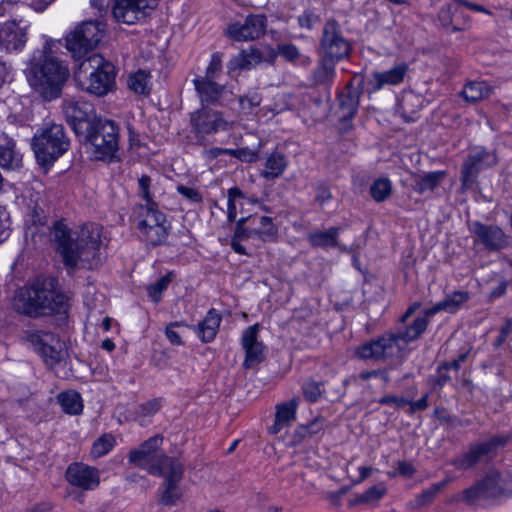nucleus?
Listing matches in <instances>:
<instances>
[{"label": "nucleus", "mask_w": 512, "mask_h": 512, "mask_svg": "<svg viewBox=\"0 0 512 512\" xmlns=\"http://www.w3.org/2000/svg\"><path fill=\"white\" fill-rule=\"evenodd\" d=\"M493 93V87L485 81H470L461 91L462 97L467 102L475 103L488 98Z\"/></svg>", "instance_id": "f704fd0d"}, {"label": "nucleus", "mask_w": 512, "mask_h": 512, "mask_svg": "<svg viewBox=\"0 0 512 512\" xmlns=\"http://www.w3.org/2000/svg\"><path fill=\"white\" fill-rule=\"evenodd\" d=\"M298 405V397H294L287 402L278 404L276 406L275 421L274 424L269 428V432L272 434H277L283 428L294 422Z\"/></svg>", "instance_id": "7c9ffc66"}, {"label": "nucleus", "mask_w": 512, "mask_h": 512, "mask_svg": "<svg viewBox=\"0 0 512 512\" xmlns=\"http://www.w3.org/2000/svg\"><path fill=\"white\" fill-rule=\"evenodd\" d=\"M242 110L251 112L255 107L260 105L261 97L257 93L245 95L239 100Z\"/></svg>", "instance_id": "bf43d9fd"}, {"label": "nucleus", "mask_w": 512, "mask_h": 512, "mask_svg": "<svg viewBox=\"0 0 512 512\" xmlns=\"http://www.w3.org/2000/svg\"><path fill=\"white\" fill-rule=\"evenodd\" d=\"M69 146L64 127L55 123L38 129L32 139V149L42 167L51 166L68 151Z\"/></svg>", "instance_id": "423d86ee"}, {"label": "nucleus", "mask_w": 512, "mask_h": 512, "mask_svg": "<svg viewBox=\"0 0 512 512\" xmlns=\"http://www.w3.org/2000/svg\"><path fill=\"white\" fill-rule=\"evenodd\" d=\"M64 116L74 132L81 136L92 122L97 120L92 103L74 97L65 98L62 103Z\"/></svg>", "instance_id": "4468645a"}, {"label": "nucleus", "mask_w": 512, "mask_h": 512, "mask_svg": "<svg viewBox=\"0 0 512 512\" xmlns=\"http://www.w3.org/2000/svg\"><path fill=\"white\" fill-rule=\"evenodd\" d=\"M446 175L445 171H432L422 176H416L413 189L421 195L433 192L443 182Z\"/></svg>", "instance_id": "c9c22d12"}, {"label": "nucleus", "mask_w": 512, "mask_h": 512, "mask_svg": "<svg viewBox=\"0 0 512 512\" xmlns=\"http://www.w3.org/2000/svg\"><path fill=\"white\" fill-rule=\"evenodd\" d=\"M408 65L404 62L394 65L387 71H374L367 80L370 93L377 92L385 86H396L401 84L407 73Z\"/></svg>", "instance_id": "b1692460"}, {"label": "nucleus", "mask_w": 512, "mask_h": 512, "mask_svg": "<svg viewBox=\"0 0 512 512\" xmlns=\"http://www.w3.org/2000/svg\"><path fill=\"white\" fill-rule=\"evenodd\" d=\"M339 233L340 228L338 227H331L324 231H314L308 235V241L313 247L323 249L338 248L341 251H345L346 247L338 241Z\"/></svg>", "instance_id": "473e14b6"}, {"label": "nucleus", "mask_w": 512, "mask_h": 512, "mask_svg": "<svg viewBox=\"0 0 512 512\" xmlns=\"http://www.w3.org/2000/svg\"><path fill=\"white\" fill-rule=\"evenodd\" d=\"M128 87L137 94L148 95L151 90L150 73L139 69L128 78Z\"/></svg>", "instance_id": "ea45409f"}, {"label": "nucleus", "mask_w": 512, "mask_h": 512, "mask_svg": "<svg viewBox=\"0 0 512 512\" xmlns=\"http://www.w3.org/2000/svg\"><path fill=\"white\" fill-rule=\"evenodd\" d=\"M351 50V43L344 37L339 23L334 19L328 20L322 29L319 56L339 62L348 58Z\"/></svg>", "instance_id": "9b49d317"}, {"label": "nucleus", "mask_w": 512, "mask_h": 512, "mask_svg": "<svg viewBox=\"0 0 512 512\" xmlns=\"http://www.w3.org/2000/svg\"><path fill=\"white\" fill-rule=\"evenodd\" d=\"M171 279L169 275H165L158 279L154 284L148 287L149 296L155 301L158 302L160 300V296L164 290L167 289Z\"/></svg>", "instance_id": "8fccbe9b"}, {"label": "nucleus", "mask_w": 512, "mask_h": 512, "mask_svg": "<svg viewBox=\"0 0 512 512\" xmlns=\"http://www.w3.org/2000/svg\"><path fill=\"white\" fill-rule=\"evenodd\" d=\"M378 403L381 405H394L397 408H401L404 405H407L409 400L395 395H385L378 400Z\"/></svg>", "instance_id": "774afa93"}, {"label": "nucleus", "mask_w": 512, "mask_h": 512, "mask_svg": "<svg viewBox=\"0 0 512 512\" xmlns=\"http://www.w3.org/2000/svg\"><path fill=\"white\" fill-rule=\"evenodd\" d=\"M157 5L158 0H117L112 15L119 23L133 25L144 20Z\"/></svg>", "instance_id": "a211bd4d"}, {"label": "nucleus", "mask_w": 512, "mask_h": 512, "mask_svg": "<svg viewBox=\"0 0 512 512\" xmlns=\"http://www.w3.org/2000/svg\"><path fill=\"white\" fill-rule=\"evenodd\" d=\"M134 221L139 235L148 245H162L169 234L170 224L156 204L138 205L134 209Z\"/></svg>", "instance_id": "6e6552de"}, {"label": "nucleus", "mask_w": 512, "mask_h": 512, "mask_svg": "<svg viewBox=\"0 0 512 512\" xmlns=\"http://www.w3.org/2000/svg\"><path fill=\"white\" fill-rule=\"evenodd\" d=\"M287 166V160L283 153L272 152L265 161L264 169L260 175L266 180H273L282 175Z\"/></svg>", "instance_id": "e433bc0d"}, {"label": "nucleus", "mask_w": 512, "mask_h": 512, "mask_svg": "<svg viewBox=\"0 0 512 512\" xmlns=\"http://www.w3.org/2000/svg\"><path fill=\"white\" fill-rule=\"evenodd\" d=\"M57 285L54 277H38L30 286L17 291L14 308L31 317L65 312L68 298Z\"/></svg>", "instance_id": "20e7f679"}, {"label": "nucleus", "mask_w": 512, "mask_h": 512, "mask_svg": "<svg viewBox=\"0 0 512 512\" xmlns=\"http://www.w3.org/2000/svg\"><path fill=\"white\" fill-rule=\"evenodd\" d=\"M507 491L506 481L497 471H490L475 485L462 492V499L468 504H474L480 499L496 498Z\"/></svg>", "instance_id": "f3484780"}, {"label": "nucleus", "mask_w": 512, "mask_h": 512, "mask_svg": "<svg viewBox=\"0 0 512 512\" xmlns=\"http://www.w3.org/2000/svg\"><path fill=\"white\" fill-rule=\"evenodd\" d=\"M53 235L63 263L71 272L94 269L105 258L106 244L99 224L86 223L72 232L64 223L56 222Z\"/></svg>", "instance_id": "f257e3e1"}, {"label": "nucleus", "mask_w": 512, "mask_h": 512, "mask_svg": "<svg viewBox=\"0 0 512 512\" xmlns=\"http://www.w3.org/2000/svg\"><path fill=\"white\" fill-rule=\"evenodd\" d=\"M26 337L46 365L53 367L63 359V343L53 333L45 330H33L28 332Z\"/></svg>", "instance_id": "2eb2a0df"}, {"label": "nucleus", "mask_w": 512, "mask_h": 512, "mask_svg": "<svg viewBox=\"0 0 512 512\" xmlns=\"http://www.w3.org/2000/svg\"><path fill=\"white\" fill-rule=\"evenodd\" d=\"M338 61L319 56V61L313 71V79L316 84L329 85L335 77V65Z\"/></svg>", "instance_id": "4c0bfd02"}, {"label": "nucleus", "mask_w": 512, "mask_h": 512, "mask_svg": "<svg viewBox=\"0 0 512 512\" xmlns=\"http://www.w3.org/2000/svg\"><path fill=\"white\" fill-rule=\"evenodd\" d=\"M386 493V488L383 485H375L366 490L358 496L359 503H372L380 500Z\"/></svg>", "instance_id": "de8ad7c7"}, {"label": "nucleus", "mask_w": 512, "mask_h": 512, "mask_svg": "<svg viewBox=\"0 0 512 512\" xmlns=\"http://www.w3.org/2000/svg\"><path fill=\"white\" fill-rule=\"evenodd\" d=\"M13 80L11 66L5 62H0V93L9 89V85Z\"/></svg>", "instance_id": "864d4df0"}, {"label": "nucleus", "mask_w": 512, "mask_h": 512, "mask_svg": "<svg viewBox=\"0 0 512 512\" xmlns=\"http://www.w3.org/2000/svg\"><path fill=\"white\" fill-rule=\"evenodd\" d=\"M259 325L247 327L242 334V347L245 351L243 366L245 369L254 368L264 359V346L258 341Z\"/></svg>", "instance_id": "393cba45"}, {"label": "nucleus", "mask_w": 512, "mask_h": 512, "mask_svg": "<svg viewBox=\"0 0 512 512\" xmlns=\"http://www.w3.org/2000/svg\"><path fill=\"white\" fill-rule=\"evenodd\" d=\"M103 24L98 21H84L67 34L66 48L72 57L79 60L85 58L100 43L103 36Z\"/></svg>", "instance_id": "1a4fd4ad"}, {"label": "nucleus", "mask_w": 512, "mask_h": 512, "mask_svg": "<svg viewBox=\"0 0 512 512\" xmlns=\"http://www.w3.org/2000/svg\"><path fill=\"white\" fill-rule=\"evenodd\" d=\"M193 83L202 106L219 104L224 94V86L217 84L215 80L201 77H196Z\"/></svg>", "instance_id": "bb28decb"}, {"label": "nucleus", "mask_w": 512, "mask_h": 512, "mask_svg": "<svg viewBox=\"0 0 512 512\" xmlns=\"http://www.w3.org/2000/svg\"><path fill=\"white\" fill-rule=\"evenodd\" d=\"M332 198V194L330 189L324 185L319 184L315 188V201L323 206L325 203H327Z\"/></svg>", "instance_id": "0e129e2a"}, {"label": "nucleus", "mask_w": 512, "mask_h": 512, "mask_svg": "<svg viewBox=\"0 0 512 512\" xmlns=\"http://www.w3.org/2000/svg\"><path fill=\"white\" fill-rule=\"evenodd\" d=\"M9 235V215L6 209L0 206V243Z\"/></svg>", "instance_id": "69168bd1"}, {"label": "nucleus", "mask_w": 512, "mask_h": 512, "mask_svg": "<svg viewBox=\"0 0 512 512\" xmlns=\"http://www.w3.org/2000/svg\"><path fill=\"white\" fill-rule=\"evenodd\" d=\"M177 192L182 195L185 199L192 203H200L202 202V195L201 193L192 187H187L184 185H178L177 186Z\"/></svg>", "instance_id": "4d7b16f0"}, {"label": "nucleus", "mask_w": 512, "mask_h": 512, "mask_svg": "<svg viewBox=\"0 0 512 512\" xmlns=\"http://www.w3.org/2000/svg\"><path fill=\"white\" fill-rule=\"evenodd\" d=\"M469 21V16L464 14L462 6L459 5L457 16L452 19L453 24H451L450 30L452 32L463 31L468 27Z\"/></svg>", "instance_id": "5fc2aeb1"}, {"label": "nucleus", "mask_w": 512, "mask_h": 512, "mask_svg": "<svg viewBox=\"0 0 512 512\" xmlns=\"http://www.w3.org/2000/svg\"><path fill=\"white\" fill-rule=\"evenodd\" d=\"M228 156L248 163L255 162L258 159L257 153L248 148L229 149Z\"/></svg>", "instance_id": "603ef678"}, {"label": "nucleus", "mask_w": 512, "mask_h": 512, "mask_svg": "<svg viewBox=\"0 0 512 512\" xmlns=\"http://www.w3.org/2000/svg\"><path fill=\"white\" fill-rule=\"evenodd\" d=\"M74 79L82 90L101 97L114 89L115 69L101 55L94 53L79 64Z\"/></svg>", "instance_id": "39448f33"}, {"label": "nucleus", "mask_w": 512, "mask_h": 512, "mask_svg": "<svg viewBox=\"0 0 512 512\" xmlns=\"http://www.w3.org/2000/svg\"><path fill=\"white\" fill-rule=\"evenodd\" d=\"M404 349L396 334L390 333L361 344L356 348L355 354L360 359L378 361L398 357Z\"/></svg>", "instance_id": "f8f14e48"}, {"label": "nucleus", "mask_w": 512, "mask_h": 512, "mask_svg": "<svg viewBox=\"0 0 512 512\" xmlns=\"http://www.w3.org/2000/svg\"><path fill=\"white\" fill-rule=\"evenodd\" d=\"M187 326L184 322H172L165 329V335L173 345H182L183 341L181 336L174 330L175 327Z\"/></svg>", "instance_id": "052dcab7"}, {"label": "nucleus", "mask_w": 512, "mask_h": 512, "mask_svg": "<svg viewBox=\"0 0 512 512\" xmlns=\"http://www.w3.org/2000/svg\"><path fill=\"white\" fill-rule=\"evenodd\" d=\"M0 166L7 170H15L22 166V155L16 149L14 139L4 133L0 135Z\"/></svg>", "instance_id": "c756f323"}, {"label": "nucleus", "mask_w": 512, "mask_h": 512, "mask_svg": "<svg viewBox=\"0 0 512 512\" xmlns=\"http://www.w3.org/2000/svg\"><path fill=\"white\" fill-rule=\"evenodd\" d=\"M59 45L60 41L47 39L33 52L26 69L30 87L46 101L60 97L70 75L66 62L55 54L54 48Z\"/></svg>", "instance_id": "f03ea898"}, {"label": "nucleus", "mask_w": 512, "mask_h": 512, "mask_svg": "<svg viewBox=\"0 0 512 512\" xmlns=\"http://www.w3.org/2000/svg\"><path fill=\"white\" fill-rule=\"evenodd\" d=\"M266 31V18L263 15H249L243 23L232 22L225 29L226 35L235 41L258 39Z\"/></svg>", "instance_id": "412c9836"}, {"label": "nucleus", "mask_w": 512, "mask_h": 512, "mask_svg": "<svg viewBox=\"0 0 512 512\" xmlns=\"http://www.w3.org/2000/svg\"><path fill=\"white\" fill-rule=\"evenodd\" d=\"M417 99V97L413 94H409L405 97L402 98V100L399 102V112L401 114V116L407 121V122H410V121H414V116L413 115H408L409 113H411L409 110H408V105L410 103L413 102V100Z\"/></svg>", "instance_id": "e2e57ef3"}, {"label": "nucleus", "mask_w": 512, "mask_h": 512, "mask_svg": "<svg viewBox=\"0 0 512 512\" xmlns=\"http://www.w3.org/2000/svg\"><path fill=\"white\" fill-rule=\"evenodd\" d=\"M322 382H316L314 380H307L302 386V392L306 400L309 402H316L323 393Z\"/></svg>", "instance_id": "49530a36"}, {"label": "nucleus", "mask_w": 512, "mask_h": 512, "mask_svg": "<svg viewBox=\"0 0 512 512\" xmlns=\"http://www.w3.org/2000/svg\"><path fill=\"white\" fill-rule=\"evenodd\" d=\"M86 145L95 159L112 161L116 157L119 146V128L115 122L98 118L85 129Z\"/></svg>", "instance_id": "0eeeda50"}, {"label": "nucleus", "mask_w": 512, "mask_h": 512, "mask_svg": "<svg viewBox=\"0 0 512 512\" xmlns=\"http://www.w3.org/2000/svg\"><path fill=\"white\" fill-rule=\"evenodd\" d=\"M116 440L112 434L106 433L96 439L91 447L90 456L93 459L100 458L109 453L114 447Z\"/></svg>", "instance_id": "a19ab883"}, {"label": "nucleus", "mask_w": 512, "mask_h": 512, "mask_svg": "<svg viewBox=\"0 0 512 512\" xmlns=\"http://www.w3.org/2000/svg\"><path fill=\"white\" fill-rule=\"evenodd\" d=\"M139 195L146 200V205L156 204L152 200V195L150 194V186H151V178L147 175H142L139 180Z\"/></svg>", "instance_id": "6e6d98bb"}, {"label": "nucleus", "mask_w": 512, "mask_h": 512, "mask_svg": "<svg viewBox=\"0 0 512 512\" xmlns=\"http://www.w3.org/2000/svg\"><path fill=\"white\" fill-rule=\"evenodd\" d=\"M221 320V315L215 309H210L205 318L193 329L202 342L209 343L216 337Z\"/></svg>", "instance_id": "2f4dec72"}, {"label": "nucleus", "mask_w": 512, "mask_h": 512, "mask_svg": "<svg viewBox=\"0 0 512 512\" xmlns=\"http://www.w3.org/2000/svg\"><path fill=\"white\" fill-rule=\"evenodd\" d=\"M459 5H461L460 0H452L440 8L438 19L444 28L450 29L451 24H453L452 19L457 16Z\"/></svg>", "instance_id": "a18cd8bd"}, {"label": "nucleus", "mask_w": 512, "mask_h": 512, "mask_svg": "<svg viewBox=\"0 0 512 512\" xmlns=\"http://www.w3.org/2000/svg\"><path fill=\"white\" fill-rule=\"evenodd\" d=\"M161 407V401L159 399H152L139 406L138 413L142 416H151L155 414Z\"/></svg>", "instance_id": "680f3d73"}, {"label": "nucleus", "mask_w": 512, "mask_h": 512, "mask_svg": "<svg viewBox=\"0 0 512 512\" xmlns=\"http://www.w3.org/2000/svg\"><path fill=\"white\" fill-rule=\"evenodd\" d=\"M469 299V294L465 291H455L447 295L443 300L436 303L433 307L427 309L428 315H435L440 311L449 313L456 312L460 306Z\"/></svg>", "instance_id": "72a5a7b5"}, {"label": "nucleus", "mask_w": 512, "mask_h": 512, "mask_svg": "<svg viewBox=\"0 0 512 512\" xmlns=\"http://www.w3.org/2000/svg\"><path fill=\"white\" fill-rule=\"evenodd\" d=\"M508 439L504 436H493L487 440L469 445L468 449L455 457L451 464L458 470H469L480 463L491 460L498 448L504 446Z\"/></svg>", "instance_id": "9d476101"}, {"label": "nucleus", "mask_w": 512, "mask_h": 512, "mask_svg": "<svg viewBox=\"0 0 512 512\" xmlns=\"http://www.w3.org/2000/svg\"><path fill=\"white\" fill-rule=\"evenodd\" d=\"M245 199V194L238 187H232L228 190L227 217L230 222L235 221L238 206H240Z\"/></svg>", "instance_id": "c03bdc74"}, {"label": "nucleus", "mask_w": 512, "mask_h": 512, "mask_svg": "<svg viewBox=\"0 0 512 512\" xmlns=\"http://www.w3.org/2000/svg\"><path fill=\"white\" fill-rule=\"evenodd\" d=\"M361 91L350 82L338 95L339 110L342 121H351L357 113Z\"/></svg>", "instance_id": "c85d7f7f"}, {"label": "nucleus", "mask_w": 512, "mask_h": 512, "mask_svg": "<svg viewBox=\"0 0 512 512\" xmlns=\"http://www.w3.org/2000/svg\"><path fill=\"white\" fill-rule=\"evenodd\" d=\"M190 122L196 137L201 141L206 135L215 134L230 128V124L224 119L223 114L208 106H202L193 112Z\"/></svg>", "instance_id": "dca6fc26"}, {"label": "nucleus", "mask_w": 512, "mask_h": 512, "mask_svg": "<svg viewBox=\"0 0 512 512\" xmlns=\"http://www.w3.org/2000/svg\"><path fill=\"white\" fill-rule=\"evenodd\" d=\"M276 59V53L272 49L266 52L260 49L249 47L241 50L227 64L229 73L236 70H251L263 62L272 64Z\"/></svg>", "instance_id": "5701e85b"}, {"label": "nucleus", "mask_w": 512, "mask_h": 512, "mask_svg": "<svg viewBox=\"0 0 512 512\" xmlns=\"http://www.w3.org/2000/svg\"><path fill=\"white\" fill-rule=\"evenodd\" d=\"M498 162L493 151L478 147L470 151L461 171V184L463 189H469L475 183L478 173L485 168L492 167Z\"/></svg>", "instance_id": "6ab92c4d"}, {"label": "nucleus", "mask_w": 512, "mask_h": 512, "mask_svg": "<svg viewBox=\"0 0 512 512\" xmlns=\"http://www.w3.org/2000/svg\"><path fill=\"white\" fill-rule=\"evenodd\" d=\"M278 54L287 61H295L300 57L299 49L293 44L278 45Z\"/></svg>", "instance_id": "13d9d810"}, {"label": "nucleus", "mask_w": 512, "mask_h": 512, "mask_svg": "<svg viewBox=\"0 0 512 512\" xmlns=\"http://www.w3.org/2000/svg\"><path fill=\"white\" fill-rule=\"evenodd\" d=\"M65 478L70 485L84 491H89L99 486L100 471L96 467L85 463L73 462L67 467Z\"/></svg>", "instance_id": "4be33fe9"}, {"label": "nucleus", "mask_w": 512, "mask_h": 512, "mask_svg": "<svg viewBox=\"0 0 512 512\" xmlns=\"http://www.w3.org/2000/svg\"><path fill=\"white\" fill-rule=\"evenodd\" d=\"M392 193V183L387 178L376 179L371 187L370 194L376 202L387 200Z\"/></svg>", "instance_id": "37998d69"}, {"label": "nucleus", "mask_w": 512, "mask_h": 512, "mask_svg": "<svg viewBox=\"0 0 512 512\" xmlns=\"http://www.w3.org/2000/svg\"><path fill=\"white\" fill-rule=\"evenodd\" d=\"M222 71V54L217 52L211 56L210 62L206 68L205 75L201 78L215 80Z\"/></svg>", "instance_id": "09e8293b"}, {"label": "nucleus", "mask_w": 512, "mask_h": 512, "mask_svg": "<svg viewBox=\"0 0 512 512\" xmlns=\"http://www.w3.org/2000/svg\"><path fill=\"white\" fill-rule=\"evenodd\" d=\"M27 25L7 21L0 26V47L7 52L21 50L27 41Z\"/></svg>", "instance_id": "a878e982"}, {"label": "nucleus", "mask_w": 512, "mask_h": 512, "mask_svg": "<svg viewBox=\"0 0 512 512\" xmlns=\"http://www.w3.org/2000/svg\"><path fill=\"white\" fill-rule=\"evenodd\" d=\"M277 236V227L271 217L250 215L241 218L236 225L235 238L240 240L257 238L264 242L273 241Z\"/></svg>", "instance_id": "ddd939ff"}, {"label": "nucleus", "mask_w": 512, "mask_h": 512, "mask_svg": "<svg viewBox=\"0 0 512 512\" xmlns=\"http://www.w3.org/2000/svg\"><path fill=\"white\" fill-rule=\"evenodd\" d=\"M446 484V480L432 484L421 494L417 495L415 499L411 501L410 505L413 508H420L430 504L434 500L435 496L446 486Z\"/></svg>", "instance_id": "79ce46f5"}, {"label": "nucleus", "mask_w": 512, "mask_h": 512, "mask_svg": "<svg viewBox=\"0 0 512 512\" xmlns=\"http://www.w3.org/2000/svg\"><path fill=\"white\" fill-rule=\"evenodd\" d=\"M318 21V16L312 12L305 11L298 17V23L301 28L310 30L313 28L314 24Z\"/></svg>", "instance_id": "338daca9"}, {"label": "nucleus", "mask_w": 512, "mask_h": 512, "mask_svg": "<svg viewBox=\"0 0 512 512\" xmlns=\"http://www.w3.org/2000/svg\"><path fill=\"white\" fill-rule=\"evenodd\" d=\"M58 402L67 414L78 415L82 413L83 403L79 393L75 391L62 392L58 395Z\"/></svg>", "instance_id": "58836bf2"}, {"label": "nucleus", "mask_w": 512, "mask_h": 512, "mask_svg": "<svg viewBox=\"0 0 512 512\" xmlns=\"http://www.w3.org/2000/svg\"><path fill=\"white\" fill-rule=\"evenodd\" d=\"M469 230L474 241L485 247L488 251H499L508 246L509 238L497 225H487L479 221L469 224Z\"/></svg>", "instance_id": "aec40b11"}, {"label": "nucleus", "mask_w": 512, "mask_h": 512, "mask_svg": "<svg viewBox=\"0 0 512 512\" xmlns=\"http://www.w3.org/2000/svg\"><path fill=\"white\" fill-rule=\"evenodd\" d=\"M324 429V420L323 419H315L308 425H303L299 428L298 434L301 437H312L314 435L319 434Z\"/></svg>", "instance_id": "3c124183"}, {"label": "nucleus", "mask_w": 512, "mask_h": 512, "mask_svg": "<svg viewBox=\"0 0 512 512\" xmlns=\"http://www.w3.org/2000/svg\"><path fill=\"white\" fill-rule=\"evenodd\" d=\"M163 438L154 436L143 442L138 449L129 454V461L134 465L147 470L150 474L165 478V490L162 493V502L173 505L181 497L177 483L183 474L182 464L159 450Z\"/></svg>", "instance_id": "7ed1b4c3"}, {"label": "nucleus", "mask_w": 512, "mask_h": 512, "mask_svg": "<svg viewBox=\"0 0 512 512\" xmlns=\"http://www.w3.org/2000/svg\"><path fill=\"white\" fill-rule=\"evenodd\" d=\"M433 316L434 315H428L426 309L411 322L407 321L406 323H403V328H398L395 334L404 347L408 343L418 339L424 333Z\"/></svg>", "instance_id": "cd10ccee"}]
</instances>
